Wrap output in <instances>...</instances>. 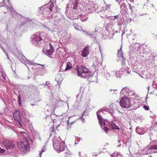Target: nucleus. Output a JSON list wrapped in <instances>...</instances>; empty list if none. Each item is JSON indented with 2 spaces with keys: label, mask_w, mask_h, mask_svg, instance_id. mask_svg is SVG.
<instances>
[{
  "label": "nucleus",
  "mask_w": 157,
  "mask_h": 157,
  "mask_svg": "<svg viewBox=\"0 0 157 157\" xmlns=\"http://www.w3.org/2000/svg\"><path fill=\"white\" fill-rule=\"evenodd\" d=\"M76 73L78 76L84 78H89L92 75L88 68L82 66L77 67Z\"/></svg>",
  "instance_id": "nucleus-1"
},
{
  "label": "nucleus",
  "mask_w": 157,
  "mask_h": 157,
  "mask_svg": "<svg viewBox=\"0 0 157 157\" xmlns=\"http://www.w3.org/2000/svg\"><path fill=\"white\" fill-rule=\"evenodd\" d=\"M53 147L58 152L63 151L65 148V143L60 137H54L53 139Z\"/></svg>",
  "instance_id": "nucleus-2"
},
{
  "label": "nucleus",
  "mask_w": 157,
  "mask_h": 157,
  "mask_svg": "<svg viewBox=\"0 0 157 157\" xmlns=\"http://www.w3.org/2000/svg\"><path fill=\"white\" fill-rule=\"evenodd\" d=\"M40 35L37 33L35 35L32 36L31 41L33 45L37 47H40L42 46L43 42L40 37Z\"/></svg>",
  "instance_id": "nucleus-3"
},
{
  "label": "nucleus",
  "mask_w": 157,
  "mask_h": 157,
  "mask_svg": "<svg viewBox=\"0 0 157 157\" xmlns=\"http://www.w3.org/2000/svg\"><path fill=\"white\" fill-rule=\"evenodd\" d=\"M121 106L123 108H128L131 105V100L126 97H123L120 101Z\"/></svg>",
  "instance_id": "nucleus-4"
},
{
  "label": "nucleus",
  "mask_w": 157,
  "mask_h": 157,
  "mask_svg": "<svg viewBox=\"0 0 157 157\" xmlns=\"http://www.w3.org/2000/svg\"><path fill=\"white\" fill-rule=\"evenodd\" d=\"M54 51L53 46L50 43H46L44 48L42 51L45 54L48 56H50L52 55Z\"/></svg>",
  "instance_id": "nucleus-5"
},
{
  "label": "nucleus",
  "mask_w": 157,
  "mask_h": 157,
  "mask_svg": "<svg viewBox=\"0 0 157 157\" xmlns=\"http://www.w3.org/2000/svg\"><path fill=\"white\" fill-rule=\"evenodd\" d=\"M55 3L51 1L46 5H44L41 7L40 8L41 10L43 11L42 13H44L45 12H46L48 10V9L50 11H52L53 8L55 6Z\"/></svg>",
  "instance_id": "nucleus-6"
},
{
  "label": "nucleus",
  "mask_w": 157,
  "mask_h": 157,
  "mask_svg": "<svg viewBox=\"0 0 157 157\" xmlns=\"http://www.w3.org/2000/svg\"><path fill=\"white\" fill-rule=\"evenodd\" d=\"M2 144L7 150L14 147V144L13 141L8 140H4L2 141Z\"/></svg>",
  "instance_id": "nucleus-7"
},
{
  "label": "nucleus",
  "mask_w": 157,
  "mask_h": 157,
  "mask_svg": "<svg viewBox=\"0 0 157 157\" xmlns=\"http://www.w3.org/2000/svg\"><path fill=\"white\" fill-rule=\"evenodd\" d=\"M153 149L157 150V146L155 145L149 146L144 149L143 153L145 155H147L153 153Z\"/></svg>",
  "instance_id": "nucleus-8"
},
{
  "label": "nucleus",
  "mask_w": 157,
  "mask_h": 157,
  "mask_svg": "<svg viewBox=\"0 0 157 157\" xmlns=\"http://www.w3.org/2000/svg\"><path fill=\"white\" fill-rule=\"evenodd\" d=\"M17 144L18 147L20 150H26L28 147V142L27 140L23 142H19Z\"/></svg>",
  "instance_id": "nucleus-9"
},
{
  "label": "nucleus",
  "mask_w": 157,
  "mask_h": 157,
  "mask_svg": "<svg viewBox=\"0 0 157 157\" xmlns=\"http://www.w3.org/2000/svg\"><path fill=\"white\" fill-rule=\"evenodd\" d=\"M121 95H123L124 96H129L132 95V92L128 88L125 87L124 88L121 92Z\"/></svg>",
  "instance_id": "nucleus-10"
},
{
  "label": "nucleus",
  "mask_w": 157,
  "mask_h": 157,
  "mask_svg": "<svg viewBox=\"0 0 157 157\" xmlns=\"http://www.w3.org/2000/svg\"><path fill=\"white\" fill-rule=\"evenodd\" d=\"M72 67V64L70 62H67V64L63 63L61 66L60 69L62 71H66L70 69Z\"/></svg>",
  "instance_id": "nucleus-11"
},
{
  "label": "nucleus",
  "mask_w": 157,
  "mask_h": 157,
  "mask_svg": "<svg viewBox=\"0 0 157 157\" xmlns=\"http://www.w3.org/2000/svg\"><path fill=\"white\" fill-rule=\"evenodd\" d=\"M140 48V45L137 43H135L134 45H131L129 47L130 51L134 52H136L138 51L139 49Z\"/></svg>",
  "instance_id": "nucleus-12"
},
{
  "label": "nucleus",
  "mask_w": 157,
  "mask_h": 157,
  "mask_svg": "<svg viewBox=\"0 0 157 157\" xmlns=\"http://www.w3.org/2000/svg\"><path fill=\"white\" fill-rule=\"evenodd\" d=\"M21 113L19 110L16 111L13 114V117L15 120L19 121L21 119Z\"/></svg>",
  "instance_id": "nucleus-13"
},
{
  "label": "nucleus",
  "mask_w": 157,
  "mask_h": 157,
  "mask_svg": "<svg viewBox=\"0 0 157 157\" xmlns=\"http://www.w3.org/2000/svg\"><path fill=\"white\" fill-rule=\"evenodd\" d=\"M38 34L40 35V38H41V40H42V42L43 43L44 41H47V39L49 38L48 35L45 33L42 32L41 33H37Z\"/></svg>",
  "instance_id": "nucleus-14"
},
{
  "label": "nucleus",
  "mask_w": 157,
  "mask_h": 157,
  "mask_svg": "<svg viewBox=\"0 0 157 157\" xmlns=\"http://www.w3.org/2000/svg\"><path fill=\"white\" fill-rule=\"evenodd\" d=\"M99 113H101H101L103 114V112L101 110H98L97 112V114L99 121V122L101 127H102L103 123L104 121V120L103 119L102 116L100 115V114H99Z\"/></svg>",
  "instance_id": "nucleus-15"
},
{
  "label": "nucleus",
  "mask_w": 157,
  "mask_h": 157,
  "mask_svg": "<svg viewBox=\"0 0 157 157\" xmlns=\"http://www.w3.org/2000/svg\"><path fill=\"white\" fill-rule=\"evenodd\" d=\"M89 46H86L82 52V56L84 57L87 56L88 54L89 53Z\"/></svg>",
  "instance_id": "nucleus-16"
},
{
  "label": "nucleus",
  "mask_w": 157,
  "mask_h": 157,
  "mask_svg": "<svg viewBox=\"0 0 157 157\" xmlns=\"http://www.w3.org/2000/svg\"><path fill=\"white\" fill-rule=\"evenodd\" d=\"M7 1L8 4L10 5V6L9 7L8 6H6V8L7 9V10L10 11L12 14L15 13H16V12L11 6V3L10 1V0H7Z\"/></svg>",
  "instance_id": "nucleus-17"
},
{
  "label": "nucleus",
  "mask_w": 157,
  "mask_h": 157,
  "mask_svg": "<svg viewBox=\"0 0 157 157\" xmlns=\"http://www.w3.org/2000/svg\"><path fill=\"white\" fill-rule=\"evenodd\" d=\"M27 65H28L29 66H28V67H29V65H34L35 64H36V63H35L33 61H30L29 60H27ZM38 64V65H41L42 66V69H43L44 68V65H40V64Z\"/></svg>",
  "instance_id": "nucleus-18"
},
{
  "label": "nucleus",
  "mask_w": 157,
  "mask_h": 157,
  "mask_svg": "<svg viewBox=\"0 0 157 157\" xmlns=\"http://www.w3.org/2000/svg\"><path fill=\"white\" fill-rule=\"evenodd\" d=\"M120 8L121 10H123L125 12H126L128 11V9H127L125 3H123L121 5Z\"/></svg>",
  "instance_id": "nucleus-19"
},
{
  "label": "nucleus",
  "mask_w": 157,
  "mask_h": 157,
  "mask_svg": "<svg viewBox=\"0 0 157 157\" xmlns=\"http://www.w3.org/2000/svg\"><path fill=\"white\" fill-rule=\"evenodd\" d=\"M80 18L82 21H86L88 18L87 15L86 14L85 15H80Z\"/></svg>",
  "instance_id": "nucleus-20"
},
{
  "label": "nucleus",
  "mask_w": 157,
  "mask_h": 157,
  "mask_svg": "<svg viewBox=\"0 0 157 157\" xmlns=\"http://www.w3.org/2000/svg\"><path fill=\"white\" fill-rule=\"evenodd\" d=\"M117 56L119 57H121L122 58H123V56L122 50H121V47L120 49L118 50Z\"/></svg>",
  "instance_id": "nucleus-21"
},
{
  "label": "nucleus",
  "mask_w": 157,
  "mask_h": 157,
  "mask_svg": "<svg viewBox=\"0 0 157 157\" xmlns=\"http://www.w3.org/2000/svg\"><path fill=\"white\" fill-rule=\"evenodd\" d=\"M110 125L111 128L113 129H119L118 127L117 126L115 123L112 122H111L110 123Z\"/></svg>",
  "instance_id": "nucleus-22"
},
{
  "label": "nucleus",
  "mask_w": 157,
  "mask_h": 157,
  "mask_svg": "<svg viewBox=\"0 0 157 157\" xmlns=\"http://www.w3.org/2000/svg\"><path fill=\"white\" fill-rule=\"evenodd\" d=\"M73 25L76 30L82 31V29H82V27L79 26L78 24L76 23H74Z\"/></svg>",
  "instance_id": "nucleus-23"
},
{
  "label": "nucleus",
  "mask_w": 157,
  "mask_h": 157,
  "mask_svg": "<svg viewBox=\"0 0 157 157\" xmlns=\"http://www.w3.org/2000/svg\"><path fill=\"white\" fill-rule=\"evenodd\" d=\"M123 69H122L121 70L122 71L124 72L126 74H128L130 73V71L128 67H127L124 70Z\"/></svg>",
  "instance_id": "nucleus-24"
},
{
  "label": "nucleus",
  "mask_w": 157,
  "mask_h": 157,
  "mask_svg": "<svg viewBox=\"0 0 157 157\" xmlns=\"http://www.w3.org/2000/svg\"><path fill=\"white\" fill-rule=\"evenodd\" d=\"M105 122H104L103 123L102 125V127L101 128L103 129H104L106 133H107L108 131H109V128L106 127H105Z\"/></svg>",
  "instance_id": "nucleus-25"
},
{
  "label": "nucleus",
  "mask_w": 157,
  "mask_h": 157,
  "mask_svg": "<svg viewBox=\"0 0 157 157\" xmlns=\"http://www.w3.org/2000/svg\"><path fill=\"white\" fill-rule=\"evenodd\" d=\"M20 60L22 63H24L26 65L28 68H29V67L27 65V60H28L27 59L25 58H22L21 59H20Z\"/></svg>",
  "instance_id": "nucleus-26"
},
{
  "label": "nucleus",
  "mask_w": 157,
  "mask_h": 157,
  "mask_svg": "<svg viewBox=\"0 0 157 157\" xmlns=\"http://www.w3.org/2000/svg\"><path fill=\"white\" fill-rule=\"evenodd\" d=\"M122 71H116V76L117 77H120L123 74V73H122Z\"/></svg>",
  "instance_id": "nucleus-27"
},
{
  "label": "nucleus",
  "mask_w": 157,
  "mask_h": 157,
  "mask_svg": "<svg viewBox=\"0 0 157 157\" xmlns=\"http://www.w3.org/2000/svg\"><path fill=\"white\" fill-rule=\"evenodd\" d=\"M21 95H19V96L17 97L18 100L17 101L18 105L20 106H21Z\"/></svg>",
  "instance_id": "nucleus-28"
},
{
  "label": "nucleus",
  "mask_w": 157,
  "mask_h": 157,
  "mask_svg": "<svg viewBox=\"0 0 157 157\" xmlns=\"http://www.w3.org/2000/svg\"><path fill=\"white\" fill-rule=\"evenodd\" d=\"M147 73H148V72L147 71H142V74L143 75L141 76V77L143 78H147Z\"/></svg>",
  "instance_id": "nucleus-29"
},
{
  "label": "nucleus",
  "mask_w": 157,
  "mask_h": 157,
  "mask_svg": "<svg viewBox=\"0 0 157 157\" xmlns=\"http://www.w3.org/2000/svg\"><path fill=\"white\" fill-rule=\"evenodd\" d=\"M52 102L51 103L52 104V105L55 106L58 103V101L57 100L55 99H52Z\"/></svg>",
  "instance_id": "nucleus-30"
},
{
  "label": "nucleus",
  "mask_w": 157,
  "mask_h": 157,
  "mask_svg": "<svg viewBox=\"0 0 157 157\" xmlns=\"http://www.w3.org/2000/svg\"><path fill=\"white\" fill-rule=\"evenodd\" d=\"M104 77L107 80L109 79L111 77L109 73H106L105 74Z\"/></svg>",
  "instance_id": "nucleus-31"
},
{
  "label": "nucleus",
  "mask_w": 157,
  "mask_h": 157,
  "mask_svg": "<svg viewBox=\"0 0 157 157\" xmlns=\"http://www.w3.org/2000/svg\"><path fill=\"white\" fill-rule=\"evenodd\" d=\"M73 4L74 5V7H73V9L75 10L78 7V4L77 3V2L76 1H75L73 2Z\"/></svg>",
  "instance_id": "nucleus-32"
},
{
  "label": "nucleus",
  "mask_w": 157,
  "mask_h": 157,
  "mask_svg": "<svg viewBox=\"0 0 157 157\" xmlns=\"http://www.w3.org/2000/svg\"><path fill=\"white\" fill-rule=\"evenodd\" d=\"M46 151V148L45 147V146H44L42 149L41 151L40 152L39 155L40 157H41V155L43 152L45 151Z\"/></svg>",
  "instance_id": "nucleus-33"
},
{
  "label": "nucleus",
  "mask_w": 157,
  "mask_h": 157,
  "mask_svg": "<svg viewBox=\"0 0 157 157\" xmlns=\"http://www.w3.org/2000/svg\"><path fill=\"white\" fill-rule=\"evenodd\" d=\"M75 144H77L78 143V142L80 141V138L77 136L75 137Z\"/></svg>",
  "instance_id": "nucleus-34"
},
{
  "label": "nucleus",
  "mask_w": 157,
  "mask_h": 157,
  "mask_svg": "<svg viewBox=\"0 0 157 157\" xmlns=\"http://www.w3.org/2000/svg\"><path fill=\"white\" fill-rule=\"evenodd\" d=\"M110 92L111 94L113 95L114 94H117V90H110Z\"/></svg>",
  "instance_id": "nucleus-35"
},
{
  "label": "nucleus",
  "mask_w": 157,
  "mask_h": 157,
  "mask_svg": "<svg viewBox=\"0 0 157 157\" xmlns=\"http://www.w3.org/2000/svg\"><path fill=\"white\" fill-rule=\"evenodd\" d=\"M116 71H111L110 73V77H111L113 76H114L115 75H116Z\"/></svg>",
  "instance_id": "nucleus-36"
},
{
  "label": "nucleus",
  "mask_w": 157,
  "mask_h": 157,
  "mask_svg": "<svg viewBox=\"0 0 157 157\" xmlns=\"http://www.w3.org/2000/svg\"><path fill=\"white\" fill-rule=\"evenodd\" d=\"M21 134L22 136H23L24 137H25V139H26V138L28 136L27 134L25 133L24 132H21Z\"/></svg>",
  "instance_id": "nucleus-37"
},
{
  "label": "nucleus",
  "mask_w": 157,
  "mask_h": 157,
  "mask_svg": "<svg viewBox=\"0 0 157 157\" xmlns=\"http://www.w3.org/2000/svg\"><path fill=\"white\" fill-rule=\"evenodd\" d=\"M140 128L138 127H137L136 128V132L139 134H141V133H140Z\"/></svg>",
  "instance_id": "nucleus-38"
},
{
  "label": "nucleus",
  "mask_w": 157,
  "mask_h": 157,
  "mask_svg": "<svg viewBox=\"0 0 157 157\" xmlns=\"http://www.w3.org/2000/svg\"><path fill=\"white\" fill-rule=\"evenodd\" d=\"M2 49L3 50V52L5 53L6 55V56L7 59H9V60H10V59L9 57L8 54L7 53V52H6V51L4 49V48H3Z\"/></svg>",
  "instance_id": "nucleus-39"
},
{
  "label": "nucleus",
  "mask_w": 157,
  "mask_h": 157,
  "mask_svg": "<svg viewBox=\"0 0 157 157\" xmlns=\"http://www.w3.org/2000/svg\"><path fill=\"white\" fill-rule=\"evenodd\" d=\"M116 152V154H117V157H123V155H121L120 152Z\"/></svg>",
  "instance_id": "nucleus-40"
},
{
  "label": "nucleus",
  "mask_w": 157,
  "mask_h": 157,
  "mask_svg": "<svg viewBox=\"0 0 157 157\" xmlns=\"http://www.w3.org/2000/svg\"><path fill=\"white\" fill-rule=\"evenodd\" d=\"M1 75H2V78L4 80H5L6 79V74L4 73H2V74H1Z\"/></svg>",
  "instance_id": "nucleus-41"
},
{
  "label": "nucleus",
  "mask_w": 157,
  "mask_h": 157,
  "mask_svg": "<svg viewBox=\"0 0 157 157\" xmlns=\"http://www.w3.org/2000/svg\"><path fill=\"white\" fill-rule=\"evenodd\" d=\"M116 152H114L113 154H112L110 155L111 157H117Z\"/></svg>",
  "instance_id": "nucleus-42"
},
{
  "label": "nucleus",
  "mask_w": 157,
  "mask_h": 157,
  "mask_svg": "<svg viewBox=\"0 0 157 157\" xmlns=\"http://www.w3.org/2000/svg\"><path fill=\"white\" fill-rule=\"evenodd\" d=\"M59 8L58 7H56L53 9V12H56L59 11Z\"/></svg>",
  "instance_id": "nucleus-43"
},
{
  "label": "nucleus",
  "mask_w": 157,
  "mask_h": 157,
  "mask_svg": "<svg viewBox=\"0 0 157 157\" xmlns=\"http://www.w3.org/2000/svg\"><path fill=\"white\" fill-rule=\"evenodd\" d=\"M44 28L45 29L47 30L48 31H52V30H51V29H50L48 27H47L46 26H44Z\"/></svg>",
  "instance_id": "nucleus-44"
},
{
  "label": "nucleus",
  "mask_w": 157,
  "mask_h": 157,
  "mask_svg": "<svg viewBox=\"0 0 157 157\" xmlns=\"http://www.w3.org/2000/svg\"><path fill=\"white\" fill-rule=\"evenodd\" d=\"M118 15H115L113 17H112V18H111V19L113 20H115L116 19L118 18Z\"/></svg>",
  "instance_id": "nucleus-45"
},
{
  "label": "nucleus",
  "mask_w": 157,
  "mask_h": 157,
  "mask_svg": "<svg viewBox=\"0 0 157 157\" xmlns=\"http://www.w3.org/2000/svg\"><path fill=\"white\" fill-rule=\"evenodd\" d=\"M5 151V150H4L3 149L1 148L0 147V154H3L4 153V152Z\"/></svg>",
  "instance_id": "nucleus-46"
},
{
  "label": "nucleus",
  "mask_w": 157,
  "mask_h": 157,
  "mask_svg": "<svg viewBox=\"0 0 157 157\" xmlns=\"http://www.w3.org/2000/svg\"><path fill=\"white\" fill-rule=\"evenodd\" d=\"M144 108L145 110H148L149 109V107L146 105L144 106Z\"/></svg>",
  "instance_id": "nucleus-47"
},
{
  "label": "nucleus",
  "mask_w": 157,
  "mask_h": 157,
  "mask_svg": "<svg viewBox=\"0 0 157 157\" xmlns=\"http://www.w3.org/2000/svg\"><path fill=\"white\" fill-rule=\"evenodd\" d=\"M129 9L131 10V13H132V10H133L132 9V8L134 7L132 6H131L130 4H129Z\"/></svg>",
  "instance_id": "nucleus-48"
},
{
  "label": "nucleus",
  "mask_w": 157,
  "mask_h": 157,
  "mask_svg": "<svg viewBox=\"0 0 157 157\" xmlns=\"http://www.w3.org/2000/svg\"><path fill=\"white\" fill-rule=\"evenodd\" d=\"M61 74V73H58V74H57V76H56V80H57V78L59 77V76H61V75H60Z\"/></svg>",
  "instance_id": "nucleus-49"
},
{
  "label": "nucleus",
  "mask_w": 157,
  "mask_h": 157,
  "mask_svg": "<svg viewBox=\"0 0 157 157\" xmlns=\"http://www.w3.org/2000/svg\"><path fill=\"white\" fill-rule=\"evenodd\" d=\"M82 31L84 33V34L85 35L87 36L88 35H89V34L87 32H86V31L82 30Z\"/></svg>",
  "instance_id": "nucleus-50"
},
{
  "label": "nucleus",
  "mask_w": 157,
  "mask_h": 157,
  "mask_svg": "<svg viewBox=\"0 0 157 157\" xmlns=\"http://www.w3.org/2000/svg\"><path fill=\"white\" fill-rule=\"evenodd\" d=\"M155 82H153L152 83V85H153V87L155 88V87L154 86V85H155Z\"/></svg>",
  "instance_id": "nucleus-51"
},
{
  "label": "nucleus",
  "mask_w": 157,
  "mask_h": 157,
  "mask_svg": "<svg viewBox=\"0 0 157 157\" xmlns=\"http://www.w3.org/2000/svg\"><path fill=\"white\" fill-rule=\"evenodd\" d=\"M101 17L102 18H105V17H107V16L106 15H105L104 16H101Z\"/></svg>",
  "instance_id": "nucleus-52"
},
{
  "label": "nucleus",
  "mask_w": 157,
  "mask_h": 157,
  "mask_svg": "<svg viewBox=\"0 0 157 157\" xmlns=\"http://www.w3.org/2000/svg\"><path fill=\"white\" fill-rule=\"evenodd\" d=\"M69 8V6H67L66 7V11H67V10H68V9Z\"/></svg>",
  "instance_id": "nucleus-53"
},
{
  "label": "nucleus",
  "mask_w": 157,
  "mask_h": 157,
  "mask_svg": "<svg viewBox=\"0 0 157 157\" xmlns=\"http://www.w3.org/2000/svg\"><path fill=\"white\" fill-rule=\"evenodd\" d=\"M0 47L2 49L3 48V47H2V45L1 44H0Z\"/></svg>",
  "instance_id": "nucleus-54"
},
{
  "label": "nucleus",
  "mask_w": 157,
  "mask_h": 157,
  "mask_svg": "<svg viewBox=\"0 0 157 157\" xmlns=\"http://www.w3.org/2000/svg\"><path fill=\"white\" fill-rule=\"evenodd\" d=\"M88 35H90L91 37H94V36H93L92 34H91V35H90V34L89 35V34Z\"/></svg>",
  "instance_id": "nucleus-55"
},
{
  "label": "nucleus",
  "mask_w": 157,
  "mask_h": 157,
  "mask_svg": "<svg viewBox=\"0 0 157 157\" xmlns=\"http://www.w3.org/2000/svg\"><path fill=\"white\" fill-rule=\"evenodd\" d=\"M85 120L84 119H82V122H84V121Z\"/></svg>",
  "instance_id": "nucleus-56"
},
{
  "label": "nucleus",
  "mask_w": 157,
  "mask_h": 157,
  "mask_svg": "<svg viewBox=\"0 0 157 157\" xmlns=\"http://www.w3.org/2000/svg\"><path fill=\"white\" fill-rule=\"evenodd\" d=\"M131 2H133V0H130Z\"/></svg>",
  "instance_id": "nucleus-57"
},
{
  "label": "nucleus",
  "mask_w": 157,
  "mask_h": 157,
  "mask_svg": "<svg viewBox=\"0 0 157 157\" xmlns=\"http://www.w3.org/2000/svg\"><path fill=\"white\" fill-rule=\"evenodd\" d=\"M80 154H81V152H79V155L80 156Z\"/></svg>",
  "instance_id": "nucleus-58"
},
{
  "label": "nucleus",
  "mask_w": 157,
  "mask_h": 157,
  "mask_svg": "<svg viewBox=\"0 0 157 157\" xmlns=\"http://www.w3.org/2000/svg\"><path fill=\"white\" fill-rule=\"evenodd\" d=\"M43 85H44V86H47V84H43Z\"/></svg>",
  "instance_id": "nucleus-59"
},
{
  "label": "nucleus",
  "mask_w": 157,
  "mask_h": 157,
  "mask_svg": "<svg viewBox=\"0 0 157 157\" xmlns=\"http://www.w3.org/2000/svg\"><path fill=\"white\" fill-rule=\"evenodd\" d=\"M2 6H6V5H5L4 6V5H2Z\"/></svg>",
  "instance_id": "nucleus-60"
},
{
  "label": "nucleus",
  "mask_w": 157,
  "mask_h": 157,
  "mask_svg": "<svg viewBox=\"0 0 157 157\" xmlns=\"http://www.w3.org/2000/svg\"><path fill=\"white\" fill-rule=\"evenodd\" d=\"M84 115V113H83L82 114V116H83V115Z\"/></svg>",
  "instance_id": "nucleus-61"
},
{
  "label": "nucleus",
  "mask_w": 157,
  "mask_h": 157,
  "mask_svg": "<svg viewBox=\"0 0 157 157\" xmlns=\"http://www.w3.org/2000/svg\"><path fill=\"white\" fill-rule=\"evenodd\" d=\"M31 105H32V106H33V105H34V104H31Z\"/></svg>",
  "instance_id": "nucleus-62"
},
{
  "label": "nucleus",
  "mask_w": 157,
  "mask_h": 157,
  "mask_svg": "<svg viewBox=\"0 0 157 157\" xmlns=\"http://www.w3.org/2000/svg\"><path fill=\"white\" fill-rule=\"evenodd\" d=\"M119 0H116V1L117 2H119Z\"/></svg>",
  "instance_id": "nucleus-63"
},
{
  "label": "nucleus",
  "mask_w": 157,
  "mask_h": 157,
  "mask_svg": "<svg viewBox=\"0 0 157 157\" xmlns=\"http://www.w3.org/2000/svg\"><path fill=\"white\" fill-rule=\"evenodd\" d=\"M149 86H148V90H149Z\"/></svg>",
  "instance_id": "nucleus-64"
}]
</instances>
